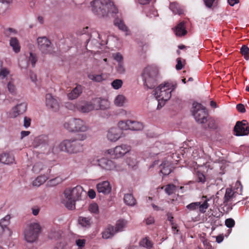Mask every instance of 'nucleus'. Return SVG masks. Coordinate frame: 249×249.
Segmentation results:
<instances>
[{
  "instance_id": "f257e3e1",
  "label": "nucleus",
  "mask_w": 249,
  "mask_h": 249,
  "mask_svg": "<svg viewBox=\"0 0 249 249\" xmlns=\"http://www.w3.org/2000/svg\"><path fill=\"white\" fill-rule=\"evenodd\" d=\"M86 134L78 135V138H71L63 141L59 145L61 151L69 154H77L83 151V144L79 141H84L87 138Z\"/></svg>"
},
{
  "instance_id": "f03ea898",
  "label": "nucleus",
  "mask_w": 249,
  "mask_h": 249,
  "mask_svg": "<svg viewBox=\"0 0 249 249\" xmlns=\"http://www.w3.org/2000/svg\"><path fill=\"white\" fill-rule=\"evenodd\" d=\"M83 192V188L77 185L72 188H67L64 192L63 203L69 210L75 208V201L79 200Z\"/></svg>"
},
{
  "instance_id": "7ed1b4c3",
  "label": "nucleus",
  "mask_w": 249,
  "mask_h": 249,
  "mask_svg": "<svg viewBox=\"0 0 249 249\" xmlns=\"http://www.w3.org/2000/svg\"><path fill=\"white\" fill-rule=\"evenodd\" d=\"M172 85L169 83L160 84L154 90V94L158 101L157 108L162 107L166 101L171 97V92L174 90Z\"/></svg>"
},
{
  "instance_id": "20e7f679",
  "label": "nucleus",
  "mask_w": 249,
  "mask_h": 249,
  "mask_svg": "<svg viewBox=\"0 0 249 249\" xmlns=\"http://www.w3.org/2000/svg\"><path fill=\"white\" fill-rule=\"evenodd\" d=\"M158 70L157 68L148 66L143 71L142 73L144 86L147 89H152L157 85Z\"/></svg>"
},
{
  "instance_id": "39448f33",
  "label": "nucleus",
  "mask_w": 249,
  "mask_h": 249,
  "mask_svg": "<svg viewBox=\"0 0 249 249\" xmlns=\"http://www.w3.org/2000/svg\"><path fill=\"white\" fill-rule=\"evenodd\" d=\"M63 127L71 132H86L89 129L88 126L83 120L76 118H71L65 121Z\"/></svg>"
},
{
  "instance_id": "423d86ee",
  "label": "nucleus",
  "mask_w": 249,
  "mask_h": 249,
  "mask_svg": "<svg viewBox=\"0 0 249 249\" xmlns=\"http://www.w3.org/2000/svg\"><path fill=\"white\" fill-rule=\"evenodd\" d=\"M108 0H94L90 2L92 12L99 17L107 16Z\"/></svg>"
},
{
  "instance_id": "0eeeda50",
  "label": "nucleus",
  "mask_w": 249,
  "mask_h": 249,
  "mask_svg": "<svg viewBox=\"0 0 249 249\" xmlns=\"http://www.w3.org/2000/svg\"><path fill=\"white\" fill-rule=\"evenodd\" d=\"M41 227L37 223H30L27 226L24 231V237L28 242H33L38 238Z\"/></svg>"
},
{
  "instance_id": "6e6552de",
  "label": "nucleus",
  "mask_w": 249,
  "mask_h": 249,
  "mask_svg": "<svg viewBox=\"0 0 249 249\" xmlns=\"http://www.w3.org/2000/svg\"><path fill=\"white\" fill-rule=\"evenodd\" d=\"M192 112L196 122L202 124L207 122L208 113L206 107L201 104L194 103Z\"/></svg>"
},
{
  "instance_id": "1a4fd4ad",
  "label": "nucleus",
  "mask_w": 249,
  "mask_h": 249,
  "mask_svg": "<svg viewBox=\"0 0 249 249\" xmlns=\"http://www.w3.org/2000/svg\"><path fill=\"white\" fill-rule=\"evenodd\" d=\"M211 198L203 196L200 202H192L187 205L186 208L189 211H195L198 209L200 213H204L209 206L208 202L211 200Z\"/></svg>"
},
{
  "instance_id": "9d476101",
  "label": "nucleus",
  "mask_w": 249,
  "mask_h": 249,
  "mask_svg": "<svg viewBox=\"0 0 249 249\" xmlns=\"http://www.w3.org/2000/svg\"><path fill=\"white\" fill-rule=\"evenodd\" d=\"M37 47L41 53L51 54L54 52L53 45L50 40L45 36L38 37L37 39Z\"/></svg>"
},
{
  "instance_id": "9b49d317",
  "label": "nucleus",
  "mask_w": 249,
  "mask_h": 249,
  "mask_svg": "<svg viewBox=\"0 0 249 249\" xmlns=\"http://www.w3.org/2000/svg\"><path fill=\"white\" fill-rule=\"evenodd\" d=\"M238 195H239L238 192L233 191L231 188L226 189L223 201V205L226 207V210L224 209V211L228 213L232 210V206L228 205V204L233 201Z\"/></svg>"
},
{
  "instance_id": "f8f14e48",
  "label": "nucleus",
  "mask_w": 249,
  "mask_h": 249,
  "mask_svg": "<svg viewBox=\"0 0 249 249\" xmlns=\"http://www.w3.org/2000/svg\"><path fill=\"white\" fill-rule=\"evenodd\" d=\"M131 147L126 144H122L116 146L113 149L108 150V153L114 158H119L124 156L130 151Z\"/></svg>"
},
{
  "instance_id": "ddd939ff",
  "label": "nucleus",
  "mask_w": 249,
  "mask_h": 249,
  "mask_svg": "<svg viewBox=\"0 0 249 249\" xmlns=\"http://www.w3.org/2000/svg\"><path fill=\"white\" fill-rule=\"evenodd\" d=\"M27 105L24 102L17 104L11 109L9 116L12 118H15L23 114L27 110Z\"/></svg>"
},
{
  "instance_id": "4468645a",
  "label": "nucleus",
  "mask_w": 249,
  "mask_h": 249,
  "mask_svg": "<svg viewBox=\"0 0 249 249\" xmlns=\"http://www.w3.org/2000/svg\"><path fill=\"white\" fill-rule=\"evenodd\" d=\"M247 122L246 120L237 121L234 127V131L236 136L247 135L249 133L247 130Z\"/></svg>"
},
{
  "instance_id": "2eb2a0df",
  "label": "nucleus",
  "mask_w": 249,
  "mask_h": 249,
  "mask_svg": "<svg viewBox=\"0 0 249 249\" xmlns=\"http://www.w3.org/2000/svg\"><path fill=\"white\" fill-rule=\"evenodd\" d=\"M93 103L95 110H105L110 107L109 102L104 98H96L93 99Z\"/></svg>"
},
{
  "instance_id": "dca6fc26",
  "label": "nucleus",
  "mask_w": 249,
  "mask_h": 249,
  "mask_svg": "<svg viewBox=\"0 0 249 249\" xmlns=\"http://www.w3.org/2000/svg\"><path fill=\"white\" fill-rule=\"evenodd\" d=\"M46 104L48 107L54 111L59 109V104L58 101L56 98H54L51 94L48 93L46 95Z\"/></svg>"
},
{
  "instance_id": "f3484780",
  "label": "nucleus",
  "mask_w": 249,
  "mask_h": 249,
  "mask_svg": "<svg viewBox=\"0 0 249 249\" xmlns=\"http://www.w3.org/2000/svg\"><path fill=\"white\" fill-rule=\"evenodd\" d=\"M99 165L103 169L107 170H111L115 168L114 162L107 159L103 158L98 160Z\"/></svg>"
},
{
  "instance_id": "a211bd4d",
  "label": "nucleus",
  "mask_w": 249,
  "mask_h": 249,
  "mask_svg": "<svg viewBox=\"0 0 249 249\" xmlns=\"http://www.w3.org/2000/svg\"><path fill=\"white\" fill-rule=\"evenodd\" d=\"M76 107L78 110L84 113L89 112L95 109L93 103V99L89 102L82 103L81 104H78L76 106Z\"/></svg>"
},
{
  "instance_id": "6ab92c4d",
  "label": "nucleus",
  "mask_w": 249,
  "mask_h": 249,
  "mask_svg": "<svg viewBox=\"0 0 249 249\" xmlns=\"http://www.w3.org/2000/svg\"><path fill=\"white\" fill-rule=\"evenodd\" d=\"M96 188L99 193H102L104 194H108L111 190L109 182L107 181H104L98 183Z\"/></svg>"
},
{
  "instance_id": "aec40b11",
  "label": "nucleus",
  "mask_w": 249,
  "mask_h": 249,
  "mask_svg": "<svg viewBox=\"0 0 249 249\" xmlns=\"http://www.w3.org/2000/svg\"><path fill=\"white\" fill-rule=\"evenodd\" d=\"M121 137V131L118 128H111L108 131L107 137L112 142L117 141Z\"/></svg>"
},
{
  "instance_id": "412c9836",
  "label": "nucleus",
  "mask_w": 249,
  "mask_h": 249,
  "mask_svg": "<svg viewBox=\"0 0 249 249\" xmlns=\"http://www.w3.org/2000/svg\"><path fill=\"white\" fill-rule=\"evenodd\" d=\"M186 22L182 21L180 22L174 29L175 34L177 36H181L187 34V31L186 30Z\"/></svg>"
},
{
  "instance_id": "4be33fe9",
  "label": "nucleus",
  "mask_w": 249,
  "mask_h": 249,
  "mask_svg": "<svg viewBox=\"0 0 249 249\" xmlns=\"http://www.w3.org/2000/svg\"><path fill=\"white\" fill-rule=\"evenodd\" d=\"M83 91L82 86L77 85L72 89L71 92L68 94V97L69 99L74 100L78 97Z\"/></svg>"
},
{
  "instance_id": "5701e85b",
  "label": "nucleus",
  "mask_w": 249,
  "mask_h": 249,
  "mask_svg": "<svg viewBox=\"0 0 249 249\" xmlns=\"http://www.w3.org/2000/svg\"><path fill=\"white\" fill-rule=\"evenodd\" d=\"M48 141L47 136L41 135L35 138L32 144L34 147L36 148L40 145L48 144Z\"/></svg>"
},
{
  "instance_id": "b1692460",
  "label": "nucleus",
  "mask_w": 249,
  "mask_h": 249,
  "mask_svg": "<svg viewBox=\"0 0 249 249\" xmlns=\"http://www.w3.org/2000/svg\"><path fill=\"white\" fill-rule=\"evenodd\" d=\"M14 161V156L10 153H4L0 155V162L2 163L10 164L13 163Z\"/></svg>"
},
{
  "instance_id": "393cba45",
  "label": "nucleus",
  "mask_w": 249,
  "mask_h": 249,
  "mask_svg": "<svg viewBox=\"0 0 249 249\" xmlns=\"http://www.w3.org/2000/svg\"><path fill=\"white\" fill-rule=\"evenodd\" d=\"M117 232L113 226L109 225L102 233V237L104 239L112 237Z\"/></svg>"
},
{
  "instance_id": "a878e982",
  "label": "nucleus",
  "mask_w": 249,
  "mask_h": 249,
  "mask_svg": "<svg viewBox=\"0 0 249 249\" xmlns=\"http://www.w3.org/2000/svg\"><path fill=\"white\" fill-rule=\"evenodd\" d=\"M160 172L163 175H168L171 172V167L168 162H163L160 166Z\"/></svg>"
},
{
  "instance_id": "bb28decb",
  "label": "nucleus",
  "mask_w": 249,
  "mask_h": 249,
  "mask_svg": "<svg viewBox=\"0 0 249 249\" xmlns=\"http://www.w3.org/2000/svg\"><path fill=\"white\" fill-rule=\"evenodd\" d=\"M124 201L125 204L130 206H133L136 204V200L132 194H125Z\"/></svg>"
},
{
  "instance_id": "cd10ccee",
  "label": "nucleus",
  "mask_w": 249,
  "mask_h": 249,
  "mask_svg": "<svg viewBox=\"0 0 249 249\" xmlns=\"http://www.w3.org/2000/svg\"><path fill=\"white\" fill-rule=\"evenodd\" d=\"M129 123V129L134 131H139L142 129L143 126L142 123L130 120L128 122Z\"/></svg>"
},
{
  "instance_id": "c85d7f7f",
  "label": "nucleus",
  "mask_w": 249,
  "mask_h": 249,
  "mask_svg": "<svg viewBox=\"0 0 249 249\" xmlns=\"http://www.w3.org/2000/svg\"><path fill=\"white\" fill-rule=\"evenodd\" d=\"M79 224L83 227L89 228L92 223L91 218L80 216L78 218Z\"/></svg>"
},
{
  "instance_id": "c756f323",
  "label": "nucleus",
  "mask_w": 249,
  "mask_h": 249,
  "mask_svg": "<svg viewBox=\"0 0 249 249\" xmlns=\"http://www.w3.org/2000/svg\"><path fill=\"white\" fill-rule=\"evenodd\" d=\"M171 10L175 14L181 15L183 14L184 11L180 7L179 5L176 2H172L170 4L169 6Z\"/></svg>"
},
{
  "instance_id": "7c9ffc66",
  "label": "nucleus",
  "mask_w": 249,
  "mask_h": 249,
  "mask_svg": "<svg viewBox=\"0 0 249 249\" xmlns=\"http://www.w3.org/2000/svg\"><path fill=\"white\" fill-rule=\"evenodd\" d=\"M114 24L117 26L119 29L123 31L126 32L125 35H128L129 34V30L128 28L126 26V25L124 24L123 21L119 18H116L114 20Z\"/></svg>"
},
{
  "instance_id": "2f4dec72",
  "label": "nucleus",
  "mask_w": 249,
  "mask_h": 249,
  "mask_svg": "<svg viewBox=\"0 0 249 249\" xmlns=\"http://www.w3.org/2000/svg\"><path fill=\"white\" fill-rule=\"evenodd\" d=\"M10 45L15 53H18L20 50V46L18 40L16 37H12L10 40Z\"/></svg>"
},
{
  "instance_id": "473e14b6",
  "label": "nucleus",
  "mask_w": 249,
  "mask_h": 249,
  "mask_svg": "<svg viewBox=\"0 0 249 249\" xmlns=\"http://www.w3.org/2000/svg\"><path fill=\"white\" fill-rule=\"evenodd\" d=\"M47 179L48 178L45 175L38 176L33 181V185L36 187H39L43 184Z\"/></svg>"
},
{
  "instance_id": "72a5a7b5",
  "label": "nucleus",
  "mask_w": 249,
  "mask_h": 249,
  "mask_svg": "<svg viewBox=\"0 0 249 249\" xmlns=\"http://www.w3.org/2000/svg\"><path fill=\"white\" fill-rule=\"evenodd\" d=\"M139 244L141 246L146 248L147 249H151L153 247L152 241L147 237H145L141 240Z\"/></svg>"
},
{
  "instance_id": "f704fd0d",
  "label": "nucleus",
  "mask_w": 249,
  "mask_h": 249,
  "mask_svg": "<svg viewBox=\"0 0 249 249\" xmlns=\"http://www.w3.org/2000/svg\"><path fill=\"white\" fill-rule=\"evenodd\" d=\"M107 15L110 14L112 16H114V14L118 13V9L109 0H108L107 4Z\"/></svg>"
},
{
  "instance_id": "c9c22d12",
  "label": "nucleus",
  "mask_w": 249,
  "mask_h": 249,
  "mask_svg": "<svg viewBox=\"0 0 249 249\" xmlns=\"http://www.w3.org/2000/svg\"><path fill=\"white\" fill-rule=\"evenodd\" d=\"M127 221L124 220H120L117 221L115 229L117 232L121 231L126 226Z\"/></svg>"
},
{
  "instance_id": "e433bc0d",
  "label": "nucleus",
  "mask_w": 249,
  "mask_h": 249,
  "mask_svg": "<svg viewBox=\"0 0 249 249\" xmlns=\"http://www.w3.org/2000/svg\"><path fill=\"white\" fill-rule=\"evenodd\" d=\"M125 98L122 95H118L114 100V104L118 107L123 106L125 102Z\"/></svg>"
},
{
  "instance_id": "4c0bfd02",
  "label": "nucleus",
  "mask_w": 249,
  "mask_h": 249,
  "mask_svg": "<svg viewBox=\"0 0 249 249\" xmlns=\"http://www.w3.org/2000/svg\"><path fill=\"white\" fill-rule=\"evenodd\" d=\"M88 78L94 81L100 82L104 80L102 74H94L89 73L88 75Z\"/></svg>"
},
{
  "instance_id": "58836bf2",
  "label": "nucleus",
  "mask_w": 249,
  "mask_h": 249,
  "mask_svg": "<svg viewBox=\"0 0 249 249\" xmlns=\"http://www.w3.org/2000/svg\"><path fill=\"white\" fill-rule=\"evenodd\" d=\"M176 189V186L173 184H169L166 185L165 188V192L168 195H171L175 193Z\"/></svg>"
},
{
  "instance_id": "ea45409f",
  "label": "nucleus",
  "mask_w": 249,
  "mask_h": 249,
  "mask_svg": "<svg viewBox=\"0 0 249 249\" xmlns=\"http://www.w3.org/2000/svg\"><path fill=\"white\" fill-rule=\"evenodd\" d=\"M128 122H130V120H128L126 121H120L118 124V127L122 130L129 129V123H128Z\"/></svg>"
},
{
  "instance_id": "a19ab883",
  "label": "nucleus",
  "mask_w": 249,
  "mask_h": 249,
  "mask_svg": "<svg viewBox=\"0 0 249 249\" xmlns=\"http://www.w3.org/2000/svg\"><path fill=\"white\" fill-rule=\"evenodd\" d=\"M89 210L91 213H98L99 208L98 205L95 203L90 204L89 207Z\"/></svg>"
},
{
  "instance_id": "79ce46f5",
  "label": "nucleus",
  "mask_w": 249,
  "mask_h": 249,
  "mask_svg": "<svg viewBox=\"0 0 249 249\" xmlns=\"http://www.w3.org/2000/svg\"><path fill=\"white\" fill-rule=\"evenodd\" d=\"M207 128L210 129H215L217 128V125L215 124V121L213 119L209 118V119H207Z\"/></svg>"
},
{
  "instance_id": "37998d69",
  "label": "nucleus",
  "mask_w": 249,
  "mask_h": 249,
  "mask_svg": "<svg viewBox=\"0 0 249 249\" xmlns=\"http://www.w3.org/2000/svg\"><path fill=\"white\" fill-rule=\"evenodd\" d=\"M123 85V82L120 79H116L114 80L112 83L111 85L113 87V88L115 89H119Z\"/></svg>"
},
{
  "instance_id": "c03bdc74",
  "label": "nucleus",
  "mask_w": 249,
  "mask_h": 249,
  "mask_svg": "<svg viewBox=\"0 0 249 249\" xmlns=\"http://www.w3.org/2000/svg\"><path fill=\"white\" fill-rule=\"evenodd\" d=\"M17 34V31L16 30L12 28H8L7 29H6L4 30V34L6 36H10L12 35H16Z\"/></svg>"
},
{
  "instance_id": "a18cd8bd",
  "label": "nucleus",
  "mask_w": 249,
  "mask_h": 249,
  "mask_svg": "<svg viewBox=\"0 0 249 249\" xmlns=\"http://www.w3.org/2000/svg\"><path fill=\"white\" fill-rule=\"evenodd\" d=\"M112 56H113L114 59L116 61V62H117V64L124 62H123V57L120 53H113L112 55Z\"/></svg>"
},
{
  "instance_id": "49530a36",
  "label": "nucleus",
  "mask_w": 249,
  "mask_h": 249,
  "mask_svg": "<svg viewBox=\"0 0 249 249\" xmlns=\"http://www.w3.org/2000/svg\"><path fill=\"white\" fill-rule=\"evenodd\" d=\"M249 52V48L246 45H243L241 49L240 53H241L244 56V58L246 59H248V55Z\"/></svg>"
},
{
  "instance_id": "de8ad7c7",
  "label": "nucleus",
  "mask_w": 249,
  "mask_h": 249,
  "mask_svg": "<svg viewBox=\"0 0 249 249\" xmlns=\"http://www.w3.org/2000/svg\"><path fill=\"white\" fill-rule=\"evenodd\" d=\"M29 61L31 62L32 66L34 67L37 61V57L36 54L32 53H30V56L29 57Z\"/></svg>"
},
{
  "instance_id": "09e8293b",
  "label": "nucleus",
  "mask_w": 249,
  "mask_h": 249,
  "mask_svg": "<svg viewBox=\"0 0 249 249\" xmlns=\"http://www.w3.org/2000/svg\"><path fill=\"white\" fill-rule=\"evenodd\" d=\"M116 71L118 73L120 74L124 73L125 71V68L124 65V62L117 64L116 66Z\"/></svg>"
},
{
  "instance_id": "8fccbe9b",
  "label": "nucleus",
  "mask_w": 249,
  "mask_h": 249,
  "mask_svg": "<svg viewBox=\"0 0 249 249\" xmlns=\"http://www.w3.org/2000/svg\"><path fill=\"white\" fill-rule=\"evenodd\" d=\"M197 181L199 182L204 183L206 180L205 176L204 175L200 172H197L196 173Z\"/></svg>"
},
{
  "instance_id": "3c124183",
  "label": "nucleus",
  "mask_w": 249,
  "mask_h": 249,
  "mask_svg": "<svg viewBox=\"0 0 249 249\" xmlns=\"http://www.w3.org/2000/svg\"><path fill=\"white\" fill-rule=\"evenodd\" d=\"M0 69V77L1 78H4L9 74L10 71L7 68H1Z\"/></svg>"
},
{
  "instance_id": "603ef678",
  "label": "nucleus",
  "mask_w": 249,
  "mask_h": 249,
  "mask_svg": "<svg viewBox=\"0 0 249 249\" xmlns=\"http://www.w3.org/2000/svg\"><path fill=\"white\" fill-rule=\"evenodd\" d=\"M225 225L228 228H232L235 225V221L232 218L227 219L225 220Z\"/></svg>"
},
{
  "instance_id": "864d4df0",
  "label": "nucleus",
  "mask_w": 249,
  "mask_h": 249,
  "mask_svg": "<svg viewBox=\"0 0 249 249\" xmlns=\"http://www.w3.org/2000/svg\"><path fill=\"white\" fill-rule=\"evenodd\" d=\"M43 165L41 163H37L33 167V170L35 172H38L42 169Z\"/></svg>"
},
{
  "instance_id": "5fc2aeb1",
  "label": "nucleus",
  "mask_w": 249,
  "mask_h": 249,
  "mask_svg": "<svg viewBox=\"0 0 249 249\" xmlns=\"http://www.w3.org/2000/svg\"><path fill=\"white\" fill-rule=\"evenodd\" d=\"M126 162L127 165L131 167H134L137 163V161L135 159H131V158H128L126 160Z\"/></svg>"
},
{
  "instance_id": "6e6d98bb",
  "label": "nucleus",
  "mask_w": 249,
  "mask_h": 249,
  "mask_svg": "<svg viewBox=\"0 0 249 249\" xmlns=\"http://www.w3.org/2000/svg\"><path fill=\"white\" fill-rule=\"evenodd\" d=\"M7 88L9 91L11 93H14L16 90L15 85L11 82H9L7 85Z\"/></svg>"
},
{
  "instance_id": "4d7b16f0",
  "label": "nucleus",
  "mask_w": 249,
  "mask_h": 249,
  "mask_svg": "<svg viewBox=\"0 0 249 249\" xmlns=\"http://www.w3.org/2000/svg\"><path fill=\"white\" fill-rule=\"evenodd\" d=\"M11 218V217L9 215H6L4 218L1 219L0 221V222L2 224H5L6 226L9 224V220Z\"/></svg>"
},
{
  "instance_id": "13d9d810",
  "label": "nucleus",
  "mask_w": 249,
  "mask_h": 249,
  "mask_svg": "<svg viewBox=\"0 0 249 249\" xmlns=\"http://www.w3.org/2000/svg\"><path fill=\"white\" fill-rule=\"evenodd\" d=\"M31 119L30 118L27 117H24V122H23V126L27 128L30 126L31 124Z\"/></svg>"
},
{
  "instance_id": "bf43d9fd",
  "label": "nucleus",
  "mask_w": 249,
  "mask_h": 249,
  "mask_svg": "<svg viewBox=\"0 0 249 249\" xmlns=\"http://www.w3.org/2000/svg\"><path fill=\"white\" fill-rule=\"evenodd\" d=\"M237 110L241 113H245L246 112V108L244 105L239 104L236 106Z\"/></svg>"
},
{
  "instance_id": "052dcab7",
  "label": "nucleus",
  "mask_w": 249,
  "mask_h": 249,
  "mask_svg": "<svg viewBox=\"0 0 249 249\" xmlns=\"http://www.w3.org/2000/svg\"><path fill=\"white\" fill-rule=\"evenodd\" d=\"M145 221L146 225H151V224L154 223L155 219H154V217L150 216L148 217H147L146 219H145Z\"/></svg>"
},
{
  "instance_id": "680f3d73",
  "label": "nucleus",
  "mask_w": 249,
  "mask_h": 249,
  "mask_svg": "<svg viewBox=\"0 0 249 249\" xmlns=\"http://www.w3.org/2000/svg\"><path fill=\"white\" fill-rule=\"evenodd\" d=\"M177 64L176 66V68L177 70H180L182 69L183 65L181 62V58H177Z\"/></svg>"
},
{
  "instance_id": "e2e57ef3",
  "label": "nucleus",
  "mask_w": 249,
  "mask_h": 249,
  "mask_svg": "<svg viewBox=\"0 0 249 249\" xmlns=\"http://www.w3.org/2000/svg\"><path fill=\"white\" fill-rule=\"evenodd\" d=\"M86 241L84 239H78L76 241V245L79 247H83L85 245Z\"/></svg>"
},
{
  "instance_id": "0e129e2a",
  "label": "nucleus",
  "mask_w": 249,
  "mask_h": 249,
  "mask_svg": "<svg viewBox=\"0 0 249 249\" xmlns=\"http://www.w3.org/2000/svg\"><path fill=\"white\" fill-rule=\"evenodd\" d=\"M29 76L31 80L34 83H36L37 80V77L36 74L33 71H30Z\"/></svg>"
},
{
  "instance_id": "69168bd1",
  "label": "nucleus",
  "mask_w": 249,
  "mask_h": 249,
  "mask_svg": "<svg viewBox=\"0 0 249 249\" xmlns=\"http://www.w3.org/2000/svg\"><path fill=\"white\" fill-rule=\"evenodd\" d=\"M88 196L90 198L93 199L96 196V193L93 190L90 189L88 192Z\"/></svg>"
},
{
  "instance_id": "338daca9",
  "label": "nucleus",
  "mask_w": 249,
  "mask_h": 249,
  "mask_svg": "<svg viewBox=\"0 0 249 249\" xmlns=\"http://www.w3.org/2000/svg\"><path fill=\"white\" fill-rule=\"evenodd\" d=\"M215 0H204V2L207 7L211 8Z\"/></svg>"
},
{
  "instance_id": "774afa93",
  "label": "nucleus",
  "mask_w": 249,
  "mask_h": 249,
  "mask_svg": "<svg viewBox=\"0 0 249 249\" xmlns=\"http://www.w3.org/2000/svg\"><path fill=\"white\" fill-rule=\"evenodd\" d=\"M32 213L34 215H37L39 212V208L38 207H35L32 208Z\"/></svg>"
}]
</instances>
